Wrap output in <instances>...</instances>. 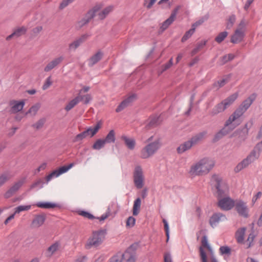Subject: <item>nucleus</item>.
I'll return each instance as SVG.
<instances>
[{"label":"nucleus","instance_id":"1","mask_svg":"<svg viewBox=\"0 0 262 262\" xmlns=\"http://www.w3.org/2000/svg\"><path fill=\"white\" fill-rule=\"evenodd\" d=\"M211 181L217 189L219 207L223 210L231 209L235 203L232 199L227 196L228 192L227 184L221 177L216 174L212 176Z\"/></svg>","mask_w":262,"mask_h":262},{"label":"nucleus","instance_id":"2","mask_svg":"<svg viewBox=\"0 0 262 262\" xmlns=\"http://www.w3.org/2000/svg\"><path fill=\"white\" fill-rule=\"evenodd\" d=\"M214 165L212 160L204 158L191 165L188 174L191 178L205 175L209 172Z\"/></svg>","mask_w":262,"mask_h":262},{"label":"nucleus","instance_id":"3","mask_svg":"<svg viewBox=\"0 0 262 262\" xmlns=\"http://www.w3.org/2000/svg\"><path fill=\"white\" fill-rule=\"evenodd\" d=\"M154 137H149L147 142H148L140 151V156L142 159H147L154 155L161 146V140L156 139L153 142Z\"/></svg>","mask_w":262,"mask_h":262},{"label":"nucleus","instance_id":"4","mask_svg":"<svg viewBox=\"0 0 262 262\" xmlns=\"http://www.w3.org/2000/svg\"><path fill=\"white\" fill-rule=\"evenodd\" d=\"M241 111L236 109L234 112L229 117L226 121L225 127L217 135L216 137H221L227 134L228 130H232L237 126L239 123L238 119L243 115Z\"/></svg>","mask_w":262,"mask_h":262},{"label":"nucleus","instance_id":"5","mask_svg":"<svg viewBox=\"0 0 262 262\" xmlns=\"http://www.w3.org/2000/svg\"><path fill=\"white\" fill-rule=\"evenodd\" d=\"M238 94L235 93L230 95L226 99L223 100L221 102L217 104L214 106L210 112L212 116L216 115L219 113L223 112L227 108L229 107L235 100L237 98Z\"/></svg>","mask_w":262,"mask_h":262},{"label":"nucleus","instance_id":"6","mask_svg":"<svg viewBox=\"0 0 262 262\" xmlns=\"http://www.w3.org/2000/svg\"><path fill=\"white\" fill-rule=\"evenodd\" d=\"M105 234V230H100L93 232L92 236L88 239L85 245L86 249L92 247H97L102 243Z\"/></svg>","mask_w":262,"mask_h":262},{"label":"nucleus","instance_id":"7","mask_svg":"<svg viewBox=\"0 0 262 262\" xmlns=\"http://www.w3.org/2000/svg\"><path fill=\"white\" fill-rule=\"evenodd\" d=\"M246 25L247 23L244 19L241 21L237 28L235 30L234 33L231 37V42L233 43H237L242 41L245 36Z\"/></svg>","mask_w":262,"mask_h":262},{"label":"nucleus","instance_id":"8","mask_svg":"<svg viewBox=\"0 0 262 262\" xmlns=\"http://www.w3.org/2000/svg\"><path fill=\"white\" fill-rule=\"evenodd\" d=\"M102 6L101 5L95 6L92 9L90 10L85 15L84 17L81 20L78 21L76 23V28L80 29L89 22L95 16L96 13L98 12Z\"/></svg>","mask_w":262,"mask_h":262},{"label":"nucleus","instance_id":"9","mask_svg":"<svg viewBox=\"0 0 262 262\" xmlns=\"http://www.w3.org/2000/svg\"><path fill=\"white\" fill-rule=\"evenodd\" d=\"M133 177L136 187L138 189L142 188L144 185V177L142 169L140 166L135 167Z\"/></svg>","mask_w":262,"mask_h":262},{"label":"nucleus","instance_id":"10","mask_svg":"<svg viewBox=\"0 0 262 262\" xmlns=\"http://www.w3.org/2000/svg\"><path fill=\"white\" fill-rule=\"evenodd\" d=\"M234 206L236 211L239 215L245 218L249 216V210L246 203L239 200L236 202Z\"/></svg>","mask_w":262,"mask_h":262},{"label":"nucleus","instance_id":"11","mask_svg":"<svg viewBox=\"0 0 262 262\" xmlns=\"http://www.w3.org/2000/svg\"><path fill=\"white\" fill-rule=\"evenodd\" d=\"M9 105L10 106V113L16 114L23 109L25 105V100H21L20 101L11 100L9 101Z\"/></svg>","mask_w":262,"mask_h":262},{"label":"nucleus","instance_id":"12","mask_svg":"<svg viewBox=\"0 0 262 262\" xmlns=\"http://www.w3.org/2000/svg\"><path fill=\"white\" fill-rule=\"evenodd\" d=\"M202 245L200 248V256L201 257V259L202 262H207V257L204 252V249H206L209 252H210L211 254L212 255V250L209 244L208 243L207 238L206 236H204L202 239Z\"/></svg>","mask_w":262,"mask_h":262},{"label":"nucleus","instance_id":"13","mask_svg":"<svg viewBox=\"0 0 262 262\" xmlns=\"http://www.w3.org/2000/svg\"><path fill=\"white\" fill-rule=\"evenodd\" d=\"M74 165L73 163H71L68 166H63L60 167L58 169L52 171L50 174L46 177V180L47 182L50 181L53 177H57L60 174L67 172Z\"/></svg>","mask_w":262,"mask_h":262},{"label":"nucleus","instance_id":"14","mask_svg":"<svg viewBox=\"0 0 262 262\" xmlns=\"http://www.w3.org/2000/svg\"><path fill=\"white\" fill-rule=\"evenodd\" d=\"M46 219V215L44 213L35 215L31 222V227L32 228H38L44 224Z\"/></svg>","mask_w":262,"mask_h":262},{"label":"nucleus","instance_id":"15","mask_svg":"<svg viewBox=\"0 0 262 262\" xmlns=\"http://www.w3.org/2000/svg\"><path fill=\"white\" fill-rule=\"evenodd\" d=\"M25 183V179L21 180L15 183L5 193L4 196L8 199L12 196Z\"/></svg>","mask_w":262,"mask_h":262},{"label":"nucleus","instance_id":"16","mask_svg":"<svg viewBox=\"0 0 262 262\" xmlns=\"http://www.w3.org/2000/svg\"><path fill=\"white\" fill-rule=\"evenodd\" d=\"M64 57L62 56H60L54 58L53 60L50 61L44 68V71L48 72L53 69L57 67L59 65L63 60Z\"/></svg>","mask_w":262,"mask_h":262},{"label":"nucleus","instance_id":"17","mask_svg":"<svg viewBox=\"0 0 262 262\" xmlns=\"http://www.w3.org/2000/svg\"><path fill=\"white\" fill-rule=\"evenodd\" d=\"M90 35L84 34L81 35L79 38H77L73 42L69 44V49L71 50H75L80 45L84 42L89 37Z\"/></svg>","mask_w":262,"mask_h":262},{"label":"nucleus","instance_id":"18","mask_svg":"<svg viewBox=\"0 0 262 262\" xmlns=\"http://www.w3.org/2000/svg\"><path fill=\"white\" fill-rule=\"evenodd\" d=\"M136 98V96L134 94L124 99L122 102L119 105L117 108L116 109V112H121L124 110L125 107L129 106Z\"/></svg>","mask_w":262,"mask_h":262},{"label":"nucleus","instance_id":"19","mask_svg":"<svg viewBox=\"0 0 262 262\" xmlns=\"http://www.w3.org/2000/svg\"><path fill=\"white\" fill-rule=\"evenodd\" d=\"M254 99L255 96L254 95L250 96L243 102V103L237 109L241 111V112L244 114L251 105Z\"/></svg>","mask_w":262,"mask_h":262},{"label":"nucleus","instance_id":"20","mask_svg":"<svg viewBox=\"0 0 262 262\" xmlns=\"http://www.w3.org/2000/svg\"><path fill=\"white\" fill-rule=\"evenodd\" d=\"M103 53L99 51L96 53L92 56L88 60V65L89 67H93L94 64L99 62L102 58Z\"/></svg>","mask_w":262,"mask_h":262},{"label":"nucleus","instance_id":"21","mask_svg":"<svg viewBox=\"0 0 262 262\" xmlns=\"http://www.w3.org/2000/svg\"><path fill=\"white\" fill-rule=\"evenodd\" d=\"M101 122H97L94 127H89L85 130L83 131V133L85 135V137L86 138L88 136H90V137H93L98 132L99 129L101 127Z\"/></svg>","mask_w":262,"mask_h":262},{"label":"nucleus","instance_id":"22","mask_svg":"<svg viewBox=\"0 0 262 262\" xmlns=\"http://www.w3.org/2000/svg\"><path fill=\"white\" fill-rule=\"evenodd\" d=\"M121 139L127 148L130 150H134L135 149L136 145V140L134 138L122 136Z\"/></svg>","mask_w":262,"mask_h":262},{"label":"nucleus","instance_id":"23","mask_svg":"<svg viewBox=\"0 0 262 262\" xmlns=\"http://www.w3.org/2000/svg\"><path fill=\"white\" fill-rule=\"evenodd\" d=\"M226 219L225 216L221 213L213 214L210 219V224L213 227L215 226L220 222L223 221Z\"/></svg>","mask_w":262,"mask_h":262},{"label":"nucleus","instance_id":"24","mask_svg":"<svg viewBox=\"0 0 262 262\" xmlns=\"http://www.w3.org/2000/svg\"><path fill=\"white\" fill-rule=\"evenodd\" d=\"M192 146V144L189 140L180 144L178 147L177 151L178 154H181L190 149Z\"/></svg>","mask_w":262,"mask_h":262},{"label":"nucleus","instance_id":"25","mask_svg":"<svg viewBox=\"0 0 262 262\" xmlns=\"http://www.w3.org/2000/svg\"><path fill=\"white\" fill-rule=\"evenodd\" d=\"M246 228H241L237 230L235 233V238L237 242L239 244H244L245 239V234Z\"/></svg>","mask_w":262,"mask_h":262},{"label":"nucleus","instance_id":"26","mask_svg":"<svg viewBox=\"0 0 262 262\" xmlns=\"http://www.w3.org/2000/svg\"><path fill=\"white\" fill-rule=\"evenodd\" d=\"M139 248V244L138 243H134L130 245L126 250L123 254L125 256H130L134 255V257L136 258V251Z\"/></svg>","mask_w":262,"mask_h":262},{"label":"nucleus","instance_id":"27","mask_svg":"<svg viewBox=\"0 0 262 262\" xmlns=\"http://www.w3.org/2000/svg\"><path fill=\"white\" fill-rule=\"evenodd\" d=\"M141 205V200L138 198L134 202L133 207V214L135 216L138 215L140 211Z\"/></svg>","mask_w":262,"mask_h":262},{"label":"nucleus","instance_id":"28","mask_svg":"<svg viewBox=\"0 0 262 262\" xmlns=\"http://www.w3.org/2000/svg\"><path fill=\"white\" fill-rule=\"evenodd\" d=\"M26 32V29L24 27H22L16 29L13 33L7 37L6 39L7 40H10L13 37H19L23 34H25Z\"/></svg>","mask_w":262,"mask_h":262},{"label":"nucleus","instance_id":"29","mask_svg":"<svg viewBox=\"0 0 262 262\" xmlns=\"http://www.w3.org/2000/svg\"><path fill=\"white\" fill-rule=\"evenodd\" d=\"M205 133H199L194 136L192 137L189 141H190L192 145L193 146L199 143L200 141H201L204 138Z\"/></svg>","mask_w":262,"mask_h":262},{"label":"nucleus","instance_id":"30","mask_svg":"<svg viewBox=\"0 0 262 262\" xmlns=\"http://www.w3.org/2000/svg\"><path fill=\"white\" fill-rule=\"evenodd\" d=\"M80 101V96H77L74 99L70 101L65 107V110L67 112L70 111L75 106H76Z\"/></svg>","mask_w":262,"mask_h":262},{"label":"nucleus","instance_id":"31","mask_svg":"<svg viewBox=\"0 0 262 262\" xmlns=\"http://www.w3.org/2000/svg\"><path fill=\"white\" fill-rule=\"evenodd\" d=\"M259 156L260 154L253 149L250 154L245 159L247 160V162L249 164H250L257 159Z\"/></svg>","mask_w":262,"mask_h":262},{"label":"nucleus","instance_id":"32","mask_svg":"<svg viewBox=\"0 0 262 262\" xmlns=\"http://www.w3.org/2000/svg\"><path fill=\"white\" fill-rule=\"evenodd\" d=\"M60 244L58 242H55L51 245L47 249L48 256H51L59 248Z\"/></svg>","mask_w":262,"mask_h":262},{"label":"nucleus","instance_id":"33","mask_svg":"<svg viewBox=\"0 0 262 262\" xmlns=\"http://www.w3.org/2000/svg\"><path fill=\"white\" fill-rule=\"evenodd\" d=\"M106 143L103 139H97L92 145V148L95 150H100L104 147Z\"/></svg>","mask_w":262,"mask_h":262},{"label":"nucleus","instance_id":"34","mask_svg":"<svg viewBox=\"0 0 262 262\" xmlns=\"http://www.w3.org/2000/svg\"><path fill=\"white\" fill-rule=\"evenodd\" d=\"M112 11L113 7H107L105 8L98 14V18L101 20L104 19L106 16Z\"/></svg>","mask_w":262,"mask_h":262},{"label":"nucleus","instance_id":"35","mask_svg":"<svg viewBox=\"0 0 262 262\" xmlns=\"http://www.w3.org/2000/svg\"><path fill=\"white\" fill-rule=\"evenodd\" d=\"M106 144L111 143L115 142V131L112 129L110 131L106 137L103 139Z\"/></svg>","mask_w":262,"mask_h":262},{"label":"nucleus","instance_id":"36","mask_svg":"<svg viewBox=\"0 0 262 262\" xmlns=\"http://www.w3.org/2000/svg\"><path fill=\"white\" fill-rule=\"evenodd\" d=\"M36 206L40 208H53L56 207V204L49 202H38Z\"/></svg>","mask_w":262,"mask_h":262},{"label":"nucleus","instance_id":"37","mask_svg":"<svg viewBox=\"0 0 262 262\" xmlns=\"http://www.w3.org/2000/svg\"><path fill=\"white\" fill-rule=\"evenodd\" d=\"M11 178V176L9 172H5L0 176V187L3 186L6 182Z\"/></svg>","mask_w":262,"mask_h":262},{"label":"nucleus","instance_id":"38","mask_svg":"<svg viewBox=\"0 0 262 262\" xmlns=\"http://www.w3.org/2000/svg\"><path fill=\"white\" fill-rule=\"evenodd\" d=\"M174 21V19L169 16L166 20H165L161 25L160 29L162 31H164Z\"/></svg>","mask_w":262,"mask_h":262},{"label":"nucleus","instance_id":"39","mask_svg":"<svg viewBox=\"0 0 262 262\" xmlns=\"http://www.w3.org/2000/svg\"><path fill=\"white\" fill-rule=\"evenodd\" d=\"M219 252L222 255H227L229 256L231 253V249L227 246H223L220 247L219 249Z\"/></svg>","mask_w":262,"mask_h":262},{"label":"nucleus","instance_id":"40","mask_svg":"<svg viewBox=\"0 0 262 262\" xmlns=\"http://www.w3.org/2000/svg\"><path fill=\"white\" fill-rule=\"evenodd\" d=\"M249 164H250L247 162V160L245 159L236 166L235 171L236 172H239L248 166Z\"/></svg>","mask_w":262,"mask_h":262},{"label":"nucleus","instance_id":"41","mask_svg":"<svg viewBox=\"0 0 262 262\" xmlns=\"http://www.w3.org/2000/svg\"><path fill=\"white\" fill-rule=\"evenodd\" d=\"M77 212L79 215L89 220H93L96 218L92 214L86 211L79 210Z\"/></svg>","mask_w":262,"mask_h":262},{"label":"nucleus","instance_id":"42","mask_svg":"<svg viewBox=\"0 0 262 262\" xmlns=\"http://www.w3.org/2000/svg\"><path fill=\"white\" fill-rule=\"evenodd\" d=\"M39 107L40 105L39 104H36L33 105L30 108L28 111L26 113V115H27L30 114L32 116H35L38 112Z\"/></svg>","mask_w":262,"mask_h":262},{"label":"nucleus","instance_id":"43","mask_svg":"<svg viewBox=\"0 0 262 262\" xmlns=\"http://www.w3.org/2000/svg\"><path fill=\"white\" fill-rule=\"evenodd\" d=\"M236 20L235 15H231L227 19L226 27L227 29H230L232 27Z\"/></svg>","mask_w":262,"mask_h":262},{"label":"nucleus","instance_id":"44","mask_svg":"<svg viewBox=\"0 0 262 262\" xmlns=\"http://www.w3.org/2000/svg\"><path fill=\"white\" fill-rule=\"evenodd\" d=\"M31 205H20L15 208L14 214L19 213L21 211H27L30 209Z\"/></svg>","mask_w":262,"mask_h":262},{"label":"nucleus","instance_id":"45","mask_svg":"<svg viewBox=\"0 0 262 262\" xmlns=\"http://www.w3.org/2000/svg\"><path fill=\"white\" fill-rule=\"evenodd\" d=\"M228 33L226 31L222 32L216 37L215 40L218 43H221L227 36Z\"/></svg>","mask_w":262,"mask_h":262},{"label":"nucleus","instance_id":"46","mask_svg":"<svg viewBox=\"0 0 262 262\" xmlns=\"http://www.w3.org/2000/svg\"><path fill=\"white\" fill-rule=\"evenodd\" d=\"M194 29L191 28L189 31H187L184 35L182 38L181 41L182 42H185L186 41L188 38H189L191 35L194 33Z\"/></svg>","mask_w":262,"mask_h":262},{"label":"nucleus","instance_id":"47","mask_svg":"<svg viewBox=\"0 0 262 262\" xmlns=\"http://www.w3.org/2000/svg\"><path fill=\"white\" fill-rule=\"evenodd\" d=\"M255 235L253 233L249 234L247 242L245 243L246 244L247 248H249L252 246V244Z\"/></svg>","mask_w":262,"mask_h":262},{"label":"nucleus","instance_id":"48","mask_svg":"<svg viewBox=\"0 0 262 262\" xmlns=\"http://www.w3.org/2000/svg\"><path fill=\"white\" fill-rule=\"evenodd\" d=\"M45 122V119L43 118L39 119L37 122L32 125V127L36 129L41 128Z\"/></svg>","mask_w":262,"mask_h":262},{"label":"nucleus","instance_id":"49","mask_svg":"<svg viewBox=\"0 0 262 262\" xmlns=\"http://www.w3.org/2000/svg\"><path fill=\"white\" fill-rule=\"evenodd\" d=\"M85 135L84 134L83 132L78 135H77L73 139V142H78L81 141L83 139L85 138Z\"/></svg>","mask_w":262,"mask_h":262},{"label":"nucleus","instance_id":"50","mask_svg":"<svg viewBox=\"0 0 262 262\" xmlns=\"http://www.w3.org/2000/svg\"><path fill=\"white\" fill-rule=\"evenodd\" d=\"M135 223L136 219L133 216H129L126 221V226L127 228H132L135 225Z\"/></svg>","mask_w":262,"mask_h":262},{"label":"nucleus","instance_id":"51","mask_svg":"<svg viewBox=\"0 0 262 262\" xmlns=\"http://www.w3.org/2000/svg\"><path fill=\"white\" fill-rule=\"evenodd\" d=\"M156 1L157 0H150L149 1L147 0H144L143 2V6L147 9H149L152 7L153 5Z\"/></svg>","mask_w":262,"mask_h":262},{"label":"nucleus","instance_id":"52","mask_svg":"<svg viewBox=\"0 0 262 262\" xmlns=\"http://www.w3.org/2000/svg\"><path fill=\"white\" fill-rule=\"evenodd\" d=\"M80 101L84 99V103L85 104H88L90 101L92 100V97L90 94H86L84 96H79Z\"/></svg>","mask_w":262,"mask_h":262},{"label":"nucleus","instance_id":"53","mask_svg":"<svg viewBox=\"0 0 262 262\" xmlns=\"http://www.w3.org/2000/svg\"><path fill=\"white\" fill-rule=\"evenodd\" d=\"M110 215L111 212L108 209V210L104 214H102L100 217H97L95 219H98L99 222H101L106 219Z\"/></svg>","mask_w":262,"mask_h":262},{"label":"nucleus","instance_id":"54","mask_svg":"<svg viewBox=\"0 0 262 262\" xmlns=\"http://www.w3.org/2000/svg\"><path fill=\"white\" fill-rule=\"evenodd\" d=\"M229 77H226L223 78L222 79L218 81L216 84L218 85V86L219 88H221L226 83H227L229 81Z\"/></svg>","mask_w":262,"mask_h":262},{"label":"nucleus","instance_id":"55","mask_svg":"<svg viewBox=\"0 0 262 262\" xmlns=\"http://www.w3.org/2000/svg\"><path fill=\"white\" fill-rule=\"evenodd\" d=\"M74 1V0H63L60 4L59 9L61 10L63 9Z\"/></svg>","mask_w":262,"mask_h":262},{"label":"nucleus","instance_id":"56","mask_svg":"<svg viewBox=\"0 0 262 262\" xmlns=\"http://www.w3.org/2000/svg\"><path fill=\"white\" fill-rule=\"evenodd\" d=\"M123 258L126 260V262H135L136 258L134 255L130 256H125V254L122 255Z\"/></svg>","mask_w":262,"mask_h":262},{"label":"nucleus","instance_id":"57","mask_svg":"<svg viewBox=\"0 0 262 262\" xmlns=\"http://www.w3.org/2000/svg\"><path fill=\"white\" fill-rule=\"evenodd\" d=\"M163 222L164 225V229L166 232V235L167 236V241L168 240L169 237V226L167 222L166 221V220L163 219Z\"/></svg>","mask_w":262,"mask_h":262},{"label":"nucleus","instance_id":"58","mask_svg":"<svg viewBox=\"0 0 262 262\" xmlns=\"http://www.w3.org/2000/svg\"><path fill=\"white\" fill-rule=\"evenodd\" d=\"M51 78L50 76L47 78L45 83L42 85V88L43 90L47 89L52 84V81L51 80Z\"/></svg>","mask_w":262,"mask_h":262},{"label":"nucleus","instance_id":"59","mask_svg":"<svg viewBox=\"0 0 262 262\" xmlns=\"http://www.w3.org/2000/svg\"><path fill=\"white\" fill-rule=\"evenodd\" d=\"M234 56L232 54H229L227 55L224 56L223 57V63H225L228 61H230V60L233 59L234 58Z\"/></svg>","mask_w":262,"mask_h":262},{"label":"nucleus","instance_id":"60","mask_svg":"<svg viewBox=\"0 0 262 262\" xmlns=\"http://www.w3.org/2000/svg\"><path fill=\"white\" fill-rule=\"evenodd\" d=\"M180 9V6H177V7H176L171 12L170 17H171V18H172L173 19H174L175 20L176 18V16L177 15V13Z\"/></svg>","mask_w":262,"mask_h":262},{"label":"nucleus","instance_id":"61","mask_svg":"<svg viewBox=\"0 0 262 262\" xmlns=\"http://www.w3.org/2000/svg\"><path fill=\"white\" fill-rule=\"evenodd\" d=\"M262 195V193L261 192H258L255 195H254L252 199V205H253L256 202L257 199H259Z\"/></svg>","mask_w":262,"mask_h":262},{"label":"nucleus","instance_id":"62","mask_svg":"<svg viewBox=\"0 0 262 262\" xmlns=\"http://www.w3.org/2000/svg\"><path fill=\"white\" fill-rule=\"evenodd\" d=\"M254 150L258 152L259 154H260V152L262 151V141L256 144Z\"/></svg>","mask_w":262,"mask_h":262},{"label":"nucleus","instance_id":"63","mask_svg":"<svg viewBox=\"0 0 262 262\" xmlns=\"http://www.w3.org/2000/svg\"><path fill=\"white\" fill-rule=\"evenodd\" d=\"M164 262H172L171 257L169 253H166L164 255Z\"/></svg>","mask_w":262,"mask_h":262},{"label":"nucleus","instance_id":"64","mask_svg":"<svg viewBox=\"0 0 262 262\" xmlns=\"http://www.w3.org/2000/svg\"><path fill=\"white\" fill-rule=\"evenodd\" d=\"M46 167L47 163H43L36 169V170L37 172H39L40 171L45 169Z\"/></svg>","mask_w":262,"mask_h":262}]
</instances>
